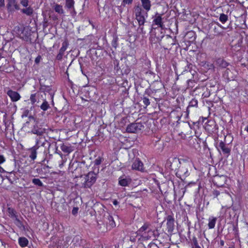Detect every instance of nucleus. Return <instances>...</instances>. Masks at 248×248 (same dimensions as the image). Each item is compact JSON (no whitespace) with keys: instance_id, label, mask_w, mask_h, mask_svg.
Listing matches in <instances>:
<instances>
[{"instance_id":"f257e3e1","label":"nucleus","mask_w":248,"mask_h":248,"mask_svg":"<svg viewBox=\"0 0 248 248\" xmlns=\"http://www.w3.org/2000/svg\"><path fill=\"white\" fill-rule=\"evenodd\" d=\"M96 179L97 174L91 171L84 176L78 177L76 185L81 188H90L95 183Z\"/></svg>"},{"instance_id":"f03ea898","label":"nucleus","mask_w":248,"mask_h":248,"mask_svg":"<svg viewBox=\"0 0 248 248\" xmlns=\"http://www.w3.org/2000/svg\"><path fill=\"white\" fill-rule=\"evenodd\" d=\"M191 170V161L188 158H183L176 170L175 175L177 177L183 180L189 175V170Z\"/></svg>"},{"instance_id":"7ed1b4c3","label":"nucleus","mask_w":248,"mask_h":248,"mask_svg":"<svg viewBox=\"0 0 248 248\" xmlns=\"http://www.w3.org/2000/svg\"><path fill=\"white\" fill-rule=\"evenodd\" d=\"M150 89H146L145 94H147L150 97L153 96L155 101H159L163 95H156L157 93L160 92L163 90L164 85L160 80H155L151 84Z\"/></svg>"},{"instance_id":"20e7f679","label":"nucleus","mask_w":248,"mask_h":248,"mask_svg":"<svg viewBox=\"0 0 248 248\" xmlns=\"http://www.w3.org/2000/svg\"><path fill=\"white\" fill-rule=\"evenodd\" d=\"M45 143L42 141L41 138L35 139V144L28 150L29 156L31 160H34L36 158L37 154L45 152Z\"/></svg>"},{"instance_id":"39448f33","label":"nucleus","mask_w":248,"mask_h":248,"mask_svg":"<svg viewBox=\"0 0 248 248\" xmlns=\"http://www.w3.org/2000/svg\"><path fill=\"white\" fill-rule=\"evenodd\" d=\"M133 14L138 25H144L148 17V12L144 11L140 5L138 4L134 7Z\"/></svg>"},{"instance_id":"423d86ee","label":"nucleus","mask_w":248,"mask_h":248,"mask_svg":"<svg viewBox=\"0 0 248 248\" xmlns=\"http://www.w3.org/2000/svg\"><path fill=\"white\" fill-rule=\"evenodd\" d=\"M216 147L220 154H222L227 158L231 155V146L229 144L226 143L225 141L220 140Z\"/></svg>"},{"instance_id":"0eeeda50","label":"nucleus","mask_w":248,"mask_h":248,"mask_svg":"<svg viewBox=\"0 0 248 248\" xmlns=\"http://www.w3.org/2000/svg\"><path fill=\"white\" fill-rule=\"evenodd\" d=\"M163 14L156 12L152 17V27L154 29L160 28L162 30L164 28L165 25L163 21Z\"/></svg>"},{"instance_id":"6e6552de","label":"nucleus","mask_w":248,"mask_h":248,"mask_svg":"<svg viewBox=\"0 0 248 248\" xmlns=\"http://www.w3.org/2000/svg\"><path fill=\"white\" fill-rule=\"evenodd\" d=\"M182 159L183 158H179L176 157H170L167 161L166 166L171 170H174L176 173Z\"/></svg>"},{"instance_id":"1a4fd4ad","label":"nucleus","mask_w":248,"mask_h":248,"mask_svg":"<svg viewBox=\"0 0 248 248\" xmlns=\"http://www.w3.org/2000/svg\"><path fill=\"white\" fill-rule=\"evenodd\" d=\"M159 44L164 49L170 50L171 46L175 44V40L170 35H166L162 38Z\"/></svg>"},{"instance_id":"9d476101","label":"nucleus","mask_w":248,"mask_h":248,"mask_svg":"<svg viewBox=\"0 0 248 248\" xmlns=\"http://www.w3.org/2000/svg\"><path fill=\"white\" fill-rule=\"evenodd\" d=\"M6 9L9 14H13L16 11L20 10V5L17 0H7Z\"/></svg>"},{"instance_id":"9b49d317","label":"nucleus","mask_w":248,"mask_h":248,"mask_svg":"<svg viewBox=\"0 0 248 248\" xmlns=\"http://www.w3.org/2000/svg\"><path fill=\"white\" fill-rule=\"evenodd\" d=\"M204 126L205 130L209 134H212L217 132L218 126L214 120H207V121L205 123Z\"/></svg>"},{"instance_id":"f8f14e48","label":"nucleus","mask_w":248,"mask_h":248,"mask_svg":"<svg viewBox=\"0 0 248 248\" xmlns=\"http://www.w3.org/2000/svg\"><path fill=\"white\" fill-rule=\"evenodd\" d=\"M144 128L143 125L140 123H131L128 124L126 131L129 133H137Z\"/></svg>"},{"instance_id":"ddd939ff","label":"nucleus","mask_w":248,"mask_h":248,"mask_svg":"<svg viewBox=\"0 0 248 248\" xmlns=\"http://www.w3.org/2000/svg\"><path fill=\"white\" fill-rule=\"evenodd\" d=\"M227 178L226 175H216L213 179V184L217 187H222L226 183Z\"/></svg>"},{"instance_id":"4468645a","label":"nucleus","mask_w":248,"mask_h":248,"mask_svg":"<svg viewBox=\"0 0 248 248\" xmlns=\"http://www.w3.org/2000/svg\"><path fill=\"white\" fill-rule=\"evenodd\" d=\"M75 3L74 0H65V7L70 11V14L72 16H75L77 15L74 7Z\"/></svg>"},{"instance_id":"2eb2a0df","label":"nucleus","mask_w":248,"mask_h":248,"mask_svg":"<svg viewBox=\"0 0 248 248\" xmlns=\"http://www.w3.org/2000/svg\"><path fill=\"white\" fill-rule=\"evenodd\" d=\"M6 93L11 99L12 102H13L18 101L20 99L21 97V95L18 92L14 91L11 89H8L6 92Z\"/></svg>"},{"instance_id":"dca6fc26","label":"nucleus","mask_w":248,"mask_h":248,"mask_svg":"<svg viewBox=\"0 0 248 248\" xmlns=\"http://www.w3.org/2000/svg\"><path fill=\"white\" fill-rule=\"evenodd\" d=\"M132 168L133 170H138L140 171H143L144 170L143 163L139 158H136L134 161L132 165Z\"/></svg>"},{"instance_id":"f3484780","label":"nucleus","mask_w":248,"mask_h":248,"mask_svg":"<svg viewBox=\"0 0 248 248\" xmlns=\"http://www.w3.org/2000/svg\"><path fill=\"white\" fill-rule=\"evenodd\" d=\"M62 151L65 154H69L74 150L73 146H71L69 143H62L60 146Z\"/></svg>"},{"instance_id":"a211bd4d","label":"nucleus","mask_w":248,"mask_h":248,"mask_svg":"<svg viewBox=\"0 0 248 248\" xmlns=\"http://www.w3.org/2000/svg\"><path fill=\"white\" fill-rule=\"evenodd\" d=\"M174 219L171 215L167 217V225L168 232H172L174 227Z\"/></svg>"},{"instance_id":"6ab92c4d","label":"nucleus","mask_w":248,"mask_h":248,"mask_svg":"<svg viewBox=\"0 0 248 248\" xmlns=\"http://www.w3.org/2000/svg\"><path fill=\"white\" fill-rule=\"evenodd\" d=\"M212 196L214 198H217V200H221L223 199L224 197H228V193L214 190L212 192Z\"/></svg>"},{"instance_id":"aec40b11","label":"nucleus","mask_w":248,"mask_h":248,"mask_svg":"<svg viewBox=\"0 0 248 248\" xmlns=\"http://www.w3.org/2000/svg\"><path fill=\"white\" fill-rule=\"evenodd\" d=\"M20 10L22 14L27 16L31 17L33 16L34 10L31 6L24 7L23 9H21Z\"/></svg>"},{"instance_id":"412c9836","label":"nucleus","mask_w":248,"mask_h":248,"mask_svg":"<svg viewBox=\"0 0 248 248\" xmlns=\"http://www.w3.org/2000/svg\"><path fill=\"white\" fill-rule=\"evenodd\" d=\"M216 64L221 68H225L229 65V63L222 58H217L216 61Z\"/></svg>"},{"instance_id":"4be33fe9","label":"nucleus","mask_w":248,"mask_h":248,"mask_svg":"<svg viewBox=\"0 0 248 248\" xmlns=\"http://www.w3.org/2000/svg\"><path fill=\"white\" fill-rule=\"evenodd\" d=\"M131 182L132 180L129 177H125V178L121 177L119 179V184L123 186H128L131 184Z\"/></svg>"},{"instance_id":"5701e85b","label":"nucleus","mask_w":248,"mask_h":248,"mask_svg":"<svg viewBox=\"0 0 248 248\" xmlns=\"http://www.w3.org/2000/svg\"><path fill=\"white\" fill-rule=\"evenodd\" d=\"M141 2V7L147 12H148L151 9V1L150 0H140Z\"/></svg>"},{"instance_id":"b1692460","label":"nucleus","mask_w":248,"mask_h":248,"mask_svg":"<svg viewBox=\"0 0 248 248\" xmlns=\"http://www.w3.org/2000/svg\"><path fill=\"white\" fill-rule=\"evenodd\" d=\"M153 236L155 237V231L149 229L147 232H145L141 234V236L146 240L150 239Z\"/></svg>"},{"instance_id":"393cba45","label":"nucleus","mask_w":248,"mask_h":248,"mask_svg":"<svg viewBox=\"0 0 248 248\" xmlns=\"http://www.w3.org/2000/svg\"><path fill=\"white\" fill-rule=\"evenodd\" d=\"M53 9L55 11V12L59 15H63L64 13V10L63 9V7L62 5L54 3V5L52 7Z\"/></svg>"},{"instance_id":"a878e982","label":"nucleus","mask_w":248,"mask_h":248,"mask_svg":"<svg viewBox=\"0 0 248 248\" xmlns=\"http://www.w3.org/2000/svg\"><path fill=\"white\" fill-rule=\"evenodd\" d=\"M198 101L197 99L193 98L189 103L188 106L187 107L186 112L187 115L189 113L190 109L191 108H197L198 107Z\"/></svg>"},{"instance_id":"bb28decb","label":"nucleus","mask_w":248,"mask_h":248,"mask_svg":"<svg viewBox=\"0 0 248 248\" xmlns=\"http://www.w3.org/2000/svg\"><path fill=\"white\" fill-rule=\"evenodd\" d=\"M104 221H105L107 224H108L112 228H113L116 226L113 217L109 215H108L107 217H105Z\"/></svg>"},{"instance_id":"cd10ccee","label":"nucleus","mask_w":248,"mask_h":248,"mask_svg":"<svg viewBox=\"0 0 248 248\" xmlns=\"http://www.w3.org/2000/svg\"><path fill=\"white\" fill-rule=\"evenodd\" d=\"M33 133L36 134L38 136V138H36V139L38 138H42V141H44L45 143L46 140L44 137H43V135L44 134V131L41 129H34L32 130Z\"/></svg>"},{"instance_id":"c85d7f7f","label":"nucleus","mask_w":248,"mask_h":248,"mask_svg":"<svg viewBox=\"0 0 248 248\" xmlns=\"http://www.w3.org/2000/svg\"><path fill=\"white\" fill-rule=\"evenodd\" d=\"M149 96L147 94H145V92L143 95V96L141 97V99L142 100L145 108L147 107L150 104V101L149 99Z\"/></svg>"},{"instance_id":"c756f323","label":"nucleus","mask_w":248,"mask_h":248,"mask_svg":"<svg viewBox=\"0 0 248 248\" xmlns=\"http://www.w3.org/2000/svg\"><path fill=\"white\" fill-rule=\"evenodd\" d=\"M200 64L201 66L208 70L214 68V64L207 61L201 62Z\"/></svg>"},{"instance_id":"7c9ffc66","label":"nucleus","mask_w":248,"mask_h":248,"mask_svg":"<svg viewBox=\"0 0 248 248\" xmlns=\"http://www.w3.org/2000/svg\"><path fill=\"white\" fill-rule=\"evenodd\" d=\"M150 224L148 223H145L138 230V232L139 233H141V234L146 232V231H148L150 229Z\"/></svg>"},{"instance_id":"2f4dec72","label":"nucleus","mask_w":248,"mask_h":248,"mask_svg":"<svg viewBox=\"0 0 248 248\" xmlns=\"http://www.w3.org/2000/svg\"><path fill=\"white\" fill-rule=\"evenodd\" d=\"M18 243L19 245L23 248L28 245L29 241L25 237H20L18 239Z\"/></svg>"},{"instance_id":"473e14b6","label":"nucleus","mask_w":248,"mask_h":248,"mask_svg":"<svg viewBox=\"0 0 248 248\" xmlns=\"http://www.w3.org/2000/svg\"><path fill=\"white\" fill-rule=\"evenodd\" d=\"M40 108L44 111H46L49 108V105L46 99L44 100L43 103L40 106Z\"/></svg>"},{"instance_id":"72a5a7b5","label":"nucleus","mask_w":248,"mask_h":248,"mask_svg":"<svg viewBox=\"0 0 248 248\" xmlns=\"http://www.w3.org/2000/svg\"><path fill=\"white\" fill-rule=\"evenodd\" d=\"M116 83V79L112 77H108L107 79L106 84L112 85Z\"/></svg>"},{"instance_id":"f704fd0d","label":"nucleus","mask_w":248,"mask_h":248,"mask_svg":"<svg viewBox=\"0 0 248 248\" xmlns=\"http://www.w3.org/2000/svg\"><path fill=\"white\" fill-rule=\"evenodd\" d=\"M216 217H213L212 219H209L208 227L209 229H213L215 227V224L217 221Z\"/></svg>"},{"instance_id":"c9c22d12","label":"nucleus","mask_w":248,"mask_h":248,"mask_svg":"<svg viewBox=\"0 0 248 248\" xmlns=\"http://www.w3.org/2000/svg\"><path fill=\"white\" fill-rule=\"evenodd\" d=\"M219 20L222 24H224L228 20V16L227 15L222 13L220 15Z\"/></svg>"},{"instance_id":"e433bc0d","label":"nucleus","mask_w":248,"mask_h":248,"mask_svg":"<svg viewBox=\"0 0 248 248\" xmlns=\"http://www.w3.org/2000/svg\"><path fill=\"white\" fill-rule=\"evenodd\" d=\"M68 46V42L67 41H64L62 43V46L59 50L60 52L62 53H64L65 51L66 50L67 46Z\"/></svg>"},{"instance_id":"4c0bfd02","label":"nucleus","mask_w":248,"mask_h":248,"mask_svg":"<svg viewBox=\"0 0 248 248\" xmlns=\"http://www.w3.org/2000/svg\"><path fill=\"white\" fill-rule=\"evenodd\" d=\"M32 182L35 186H43V183L38 178H33L32 180Z\"/></svg>"},{"instance_id":"58836bf2","label":"nucleus","mask_w":248,"mask_h":248,"mask_svg":"<svg viewBox=\"0 0 248 248\" xmlns=\"http://www.w3.org/2000/svg\"><path fill=\"white\" fill-rule=\"evenodd\" d=\"M103 160L102 157L99 156L97 158H96L94 161V165L96 166H98L102 163Z\"/></svg>"},{"instance_id":"ea45409f","label":"nucleus","mask_w":248,"mask_h":248,"mask_svg":"<svg viewBox=\"0 0 248 248\" xmlns=\"http://www.w3.org/2000/svg\"><path fill=\"white\" fill-rule=\"evenodd\" d=\"M20 3L24 7H26L29 6V0H20Z\"/></svg>"},{"instance_id":"a19ab883","label":"nucleus","mask_w":248,"mask_h":248,"mask_svg":"<svg viewBox=\"0 0 248 248\" xmlns=\"http://www.w3.org/2000/svg\"><path fill=\"white\" fill-rule=\"evenodd\" d=\"M133 0H123L122 2V5L125 6L126 4L129 5L132 4Z\"/></svg>"},{"instance_id":"79ce46f5","label":"nucleus","mask_w":248,"mask_h":248,"mask_svg":"<svg viewBox=\"0 0 248 248\" xmlns=\"http://www.w3.org/2000/svg\"><path fill=\"white\" fill-rule=\"evenodd\" d=\"M192 241H193V243L195 246V248H201L198 245V243L197 240L195 237H194L193 238ZM192 248H194L193 247H192Z\"/></svg>"},{"instance_id":"37998d69","label":"nucleus","mask_w":248,"mask_h":248,"mask_svg":"<svg viewBox=\"0 0 248 248\" xmlns=\"http://www.w3.org/2000/svg\"><path fill=\"white\" fill-rule=\"evenodd\" d=\"M143 26L144 25H139L138 31L141 33L145 34V31L144 30Z\"/></svg>"},{"instance_id":"c03bdc74","label":"nucleus","mask_w":248,"mask_h":248,"mask_svg":"<svg viewBox=\"0 0 248 248\" xmlns=\"http://www.w3.org/2000/svg\"><path fill=\"white\" fill-rule=\"evenodd\" d=\"M111 45L113 47H114L115 48L117 47L118 46L117 38H116L113 39L111 42Z\"/></svg>"},{"instance_id":"a18cd8bd","label":"nucleus","mask_w":248,"mask_h":248,"mask_svg":"<svg viewBox=\"0 0 248 248\" xmlns=\"http://www.w3.org/2000/svg\"><path fill=\"white\" fill-rule=\"evenodd\" d=\"M8 212L11 215L12 217H16L15 211L13 208L10 207L8 208Z\"/></svg>"},{"instance_id":"49530a36","label":"nucleus","mask_w":248,"mask_h":248,"mask_svg":"<svg viewBox=\"0 0 248 248\" xmlns=\"http://www.w3.org/2000/svg\"><path fill=\"white\" fill-rule=\"evenodd\" d=\"M30 100L32 104H34L36 102L35 94H32L31 95Z\"/></svg>"},{"instance_id":"de8ad7c7","label":"nucleus","mask_w":248,"mask_h":248,"mask_svg":"<svg viewBox=\"0 0 248 248\" xmlns=\"http://www.w3.org/2000/svg\"><path fill=\"white\" fill-rule=\"evenodd\" d=\"M64 53H62L61 52H59V53L57 54V56H56V59L58 60H62V56L63 55Z\"/></svg>"},{"instance_id":"09e8293b","label":"nucleus","mask_w":248,"mask_h":248,"mask_svg":"<svg viewBox=\"0 0 248 248\" xmlns=\"http://www.w3.org/2000/svg\"><path fill=\"white\" fill-rule=\"evenodd\" d=\"M6 161L5 157L3 155H0V164L4 163Z\"/></svg>"},{"instance_id":"8fccbe9b","label":"nucleus","mask_w":248,"mask_h":248,"mask_svg":"<svg viewBox=\"0 0 248 248\" xmlns=\"http://www.w3.org/2000/svg\"><path fill=\"white\" fill-rule=\"evenodd\" d=\"M78 207H74L72 211V213L73 215H76L78 212Z\"/></svg>"},{"instance_id":"3c124183","label":"nucleus","mask_w":248,"mask_h":248,"mask_svg":"<svg viewBox=\"0 0 248 248\" xmlns=\"http://www.w3.org/2000/svg\"><path fill=\"white\" fill-rule=\"evenodd\" d=\"M41 59V56L40 55H38L35 59V63L36 64H38L40 62Z\"/></svg>"},{"instance_id":"603ef678","label":"nucleus","mask_w":248,"mask_h":248,"mask_svg":"<svg viewBox=\"0 0 248 248\" xmlns=\"http://www.w3.org/2000/svg\"><path fill=\"white\" fill-rule=\"evenodd\" d=\"M5 6L4 0H0V7H3Z\"/></svg>"},{"instance_id":"864d4df0","label":"nucleus","mask_w":248,"mask_h":248,"mask_svg":"<svg viewBox=\"0 0 248 248\" xmlns=\"http://www.w3.org/2000/svg\"><path fill=\"white\" fill-rule=\"evenodd\" d=\"M231 207L232 208L233 210H235H235L238 209V207H237V208H236V207L234 206L233 204L232 205ZM229 208H230V207H229Z\"/></svg>"},{"instance_id":"5fc2aeb1","label":"nucleus","mask_w":248,"mask_h":248,"mask_svg":"<svg viewBox=\"0 0 248 248\" xmlns=\"http://www.w3.org/2000/svg\"><path fill=\"white\" fill-rule=\"evenodd\" d=\"M46 87L45 86H41V87L40 88V90L41 91V92H45V90L44 89V88Z\"/></svg>"},{"instance_id":"6e6d98bb","label":"nucleus","mask_w":248,"mask_h":248,"mask_svg":"<svg viewBox=\"0 0 248 248\" xmlns=\"http://www.w3.org/2000/svg\"><path fill=\"white\" fill-rule=\"evenodd\" d=\"M191 185H194V186H195V185H196V184L195 183H191L188 184V185L187 186V187H188V186H190Z\"/></svg>"},{"instance_id":"4d7b16f0","label":"nucleus","mask_w":248,"mask_h":248,"mask_svg":"<svg viewBox=\"0 0 248 248\" xmlns=\"http://www.w3.org/2000/svg\"><path fill=\"white\" fill-rule=\"evenodd\" d=\"M4 171L3 168L0 166V172H3Z\"/></svg>"},{"instance_id":"13d9d810","label":"nucleus","mask_w":248,"mask_h":248,"mask_svg":"<svg viewBox=\"0 0 248 248\" xmlns=\"http://www.w3.org/2000/svg\"><path fill=\"white\" fill-rule=\"evenodd\" d=\"M245 130L248 133V125L245 128Z\"/></svg>"},{"instance_id":"bf43d9fd","label":"nucleus","mask_w":248,"mask_h":248,"mask_svg":"<svg viewBox=\"0 0 248 248\" xmlns=\"http://www.w3.org/2000/svg\"><path fill=\"white\" fill-rule=\"evenodd\" d=\"M58 19V18L57 16H55V17H53V20H57Z\"/></svg>"},{"instance_id":"052dcab7","label":"nucleus","mask_w":248,"mask_h":248,"mask_svg":"<svg viewBox=\"0 0 248 248\" xmlns=\"http://www.w3.org/2000/svg\"><path fill=\"white\" fill-rule=\"evenodd\" d=\"M229 71H230V70L229 69H227L226 70V72L225 73L226 74H228V73H229Z\"/></svg>"},{"instance_id":"680f3d73","label":"nucleus","mask_w":248,"mask_h":248,"mask_svg":"<svg viewBox=\"0 0 248 248\" xmlns=\"http://www.w3.org/2000/svg\"><path fill=\"white\" fill-rule=\"evenodd\" d=\"M220 244H221V245L222 246H223V245H224V242H223V241H221L220 242Z\"/></svg>"},{"instance_id":"e2e57ef3","label":"nucleus","mask_w":248,"mask_h":248,"mask_svg":"<svg viewBox=\"0 0 248 248\" xmlns=\"http://www.w3.org/2000/svg\"><path fill=\"white\" fill-rule=\"evenodd\" d=\"M113 204H114L115 205H117L119 202H113Z\"/></svg>"},{"instance_id":"0e129e2a","label":"nucleus","mask_w":248,"mask_h":248,"mask_svg":"<svg viewBox=\"0 0 248 248\" xmlns=\"http://www.w3.org/2000/svg\"><path fill=\"white\" fill-rule=\"evenodd\" d=\"M185 138H186V135H185V134H184V136L182 137V138L185 139Z\"/></svg>"},{"instance_id":"69168bd1","label":"nucleus","mask_w":248,"mask_h":248,"mask_svg":"<svg viewBox=\"0 0 248 248\" xmlns=\"http://www.w3.org/2000/svg\"><path fill=\"white\" fill-rule=\"evenodd\" d=\"M130 240L132 241H134L135 238L132 239L131 238H130Z\"/></svg>"},{"instance_id":"338daca9","label":"nucleus","mask_w":248,"mask_h":248,"mask_svg":"<svg viewBox=\"0 0 248 248\" xmlns=\"http://www.w3.org/2000/svg\"><path fill=\"white\" fill-rule=\"evenodd\" d=\"M1 58H2L1 54L0 53V60L1 59Z\"/></svg>"},{"instance_id":"774afa93","label":"nucleus","mask_w":248,"mask_h":248,"mask_svg":"<svg viewBox=\"0 0 248 248\" xmlns=\"http://www.w3.org/2000/svg\"><path fill=\"white\" fill-rule=\"evenodd\" d=\"M16 220H17L18 222H20V220H19L18 219L16 218Z\"/></svg>"}]
</instances>
